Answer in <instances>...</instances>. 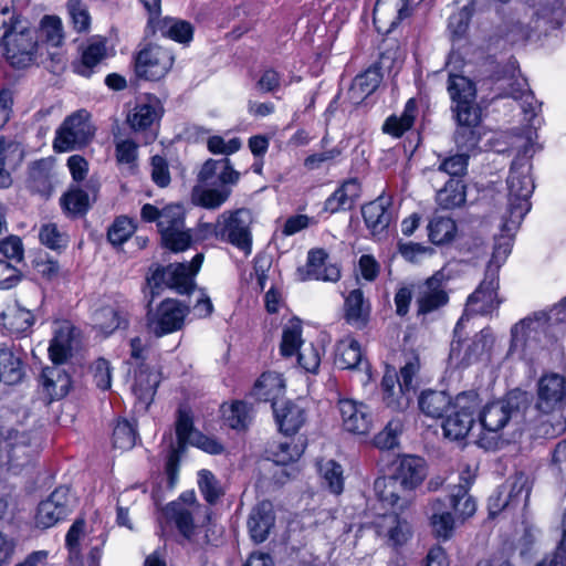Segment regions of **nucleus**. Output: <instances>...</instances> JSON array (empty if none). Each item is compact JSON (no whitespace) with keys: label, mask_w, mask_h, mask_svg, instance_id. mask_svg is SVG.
<instances>
[{"label":"nucleus","mask_w":566,"mask_h":566,"mask_svg":"<svg viewBox=\"0 0 566 566\" xmlns=\"http://www.w3.org/2000/svg\"><path fill=\"white\" fill-rule=\"evenodd\" d=\"M537 408L551 412L564 406L566 400V378L557 373L543 375L537 385Z\"/></svg>","instance_id":"6ab92c4d"},{"label":"nucleus","mask_w":566,"mask_h":566,"mask_svg":"<svg viewBox=\"0 0 566 566\" xmlns=\"http://www.w3.org/2000/svg\"><path fill=\"white\" fill-rule=\"evenodd\" d=\"M202 261L203 254L198 253L190 263H176L167 266L155 264L150 268L151 275L146 279L147 283H193Z\"/></svg>","instance_id":"a211bd4d"},{"label":"nucleus","mask_w":566,"mask_h":566,"mask_svg":"<svg viewBox=\"0 0 566 566\" xmlns=\"http://www.w3.org/2000/svg\"><path fill=\"white\" fill-rule=\"evenodd\" d=\"M41 36L42 45L59 48L64 40L62 21L56 15H45L41 20L38 30Z\"/></svg>","instance_id":"603ef678"},{"label":"nucleus","mask_w":566,"mask_h":566,"mask_svg":"<svg viewBox=\"0 0 566 566\" xmlns=\"http://www.w3.org/2000/svg\"><path fill=\"white\" fill-rule=\"evenodd\" d=\"M391 510L390 513L382 514L376 522V528L379 535L388 537V541L395 545L405 544L410 537V526L407 521L398 516V512L402 510L394 506H387Z\"/></svg>","instance_id":"cd10ccee"},{"label":"nucleus","mask_w":566,"mask_h":566,"mask_svg":"<svg viewBox=\"0 0 566 566\" xmlns=\"http://www.w3.org/2000/svg\"><path fill=\"white\" fill-rule=\"evenodd\" d=\"M160 380L161 373L155 367L142 365L135 370L132 391L144 409L151 403Z\"/></svg>","instance_id":"a878e982"},{"label":"nucleus","mask_w":566,"mask_h":566,"mask_svg":"<svg viewBox=\"0 0 566 566\" xmlns=\"http://www.w3.org/2000/svg\"><path fill=\"white\" fill-rule=\"evenodd\" d=\"M340 426L344 431L355 436H366L374 427L370 408L361 401L343 398L337 402Z\"/></svg>","instance_id":"f8f14e48"},{"label":"nucleus","mask_w":566,"mask_h":566,"mask_svg":"<svg viewBox=\"0 0 566 566\" xmlns=\"http://www.w3.org/2000/svg\"><path fill=\"white\" fill-rule=\"evenodd\" d=\"M360 196V184L357 178L345 180L325 201L324 210L336 213L352 209Z\"/></svg>","instance_id":"f704fd0d"},{"label":"nucleus","mask_w":566,"mask_h":566,"mask_svg":"<svg viewBox=\"0 0 566 566\" xmlns=\"http://www.w3.org/2000/svg\"><path fill=\"white\" fill-rule=\"evenodd\" d=\"M74 504L67 488L55 489L49 499L38 505V527L48 528L67 516Z\"/></svg>","instance_id":"ddd939ff"},{"label":"nucleus","mask_w":566,"mask_h":566,"mask_svg":"<svg viewBox=\"0 0 566 566\" xmlns=\"http://www.w3.org/2000/svg\"><path fill=\"white\" fill-rule=\"evenodd\" d=\"M469 157L470 155L463 151L446 157L439 163L437 171L444 172L450 178L462 179L467 174Z\"/></svg>","instance_id":"bf43d9fd"},{"label":"nucleus","mask_w":566,"mask_h":566,"mask_svg":"<svg viewBox=\"0 0 566 566\" xmlns=\"http://www.w3.org/2000/svg\"><path fill=\"white\" fill-rule=\"evenodd\" d=\"M454 398L446 391L426 390L421 392L418 405L427 417L438 419L443 417L453 408Z\"/></svg>","instance_id":"4c0bfd02"},{"label":"nucleus","mask_w":566,"mask_h":566,"mask_svg":"<svg viewBox=\"0 0 566 566\" xmlns=\"http://www.w3.org/2000/svg\"><path fill=\"white\" fill-rule=\"evenodd\" d=\"M430 510V524L433 534L438 538H449L454 530V520L448 511V505L440 500H436L431 503Z\"/></svg>","instance_id":"de8ad7c7"},{"label":"nucleus","mask_w":566,"mask_h":566,"mask_svg":"<svg viewBox=\"0 0 566 566\" xmlns=\"http://www.w3.org/2000/svg\"><path fill=\"white\" fill-rule=\"evenodd\" d=\"M226 423L232 429H243L249 420V408L242 401H235L222 407Z\"/></svg>","instance_id":"680f3d73"},{"label":"nucleus","mask_w":566,"mask_h":566,"mask_svg":"<svg viewBox=\"0 0 566 566\" xmlns=\"http://www.w3.org/2000/svg\"><path fill=\"white\" fill-rule=\"evenodd\" d=\"M94 326L108 335L126 323V315L112 306L97 310L93 315Z\"/></svg>","instance_id":"3c124183"},{"label":"nucleus","mask_w":566,"mask_h":566,"mask_svg":"<svg viewBox=\"0 0 566 566\" xmlns=\"http://www.w3.org/2000/svg\"><path fill=\"white\" fill-rule=\"evenodd\" d=\"M426 475V463L421 458L402 455L392 463L391 476L378 478L374 489L382 505L405 510L410 499L407 494H399L398 486L405 492H411L423 482Z\"/></svg>","instance_id":"f257e3e1"},{"label":"nucleus","mask_w":566,"mask_h":566,"mask_svg":"<svg viewBox=\"0 0 566 566\" xmlns=\"http://www.w3.org/2000/svg\"><path fill=\"white\" fill-rule=\"evenodd\" d=\"M528 496L527 479L523 474L516 475L509 492L500 490L489 499L490 514L495 515L509 506L525 503Z\"/></svg>","instance_id":"bb28decb"},{"label":"nucleus","mask_w":566,"mask_h":566,"mask_svg":"<svg viewBox=\"0 0 566 566\" xmlns=\"http://www.w3.org/2000/svg\"><path fill=\"white\" fill-rule=\"evenodd\" d=\"M303 346L301 321L298 318H292L283 326L280 354L283 357H292L297 354Z\"/></svg>","instance_id":"09e8293b"},{"label":"nucleus","mask_w":566,"mask_h":566,"mask_svg":"<svg viewBox=\"0 0 566 566\" xmlns=\"http://www.w3.org/2000/svg\"><path fill=\"white\" fill-rule=\"evenodd\" d=\"M361 214L373 234L385 231L394 218L390 200L382 196L363 206Z\"/></svg>","instance_id":"c85d7f7f"},{"label":"nucleus","mask_w":566,"mask_h":566,"mask_svg":"<svg viewBox=\"0 0 566 566\" xmlns=\"http://www.w3.org/2000/svg\"><path fill=\"white\" fill-rule=\"evenodd\" d=\"M95 128L85 109L67 116L56 130L53 147L57 153L71 151L86 146L94 137Z\"/></svg>","instance_id":"423d86ee"},{"label":"nucleus","mask_w":566,"mask_h":566,"mask_svg":"<svg viewBox=\"0 0 566 566\" xmlns=\"http://www.w3.org/2000/svg\"><path fill=\"white\" fill-rule=\"evenodd\" d=\"M161 244L171 252H182L193 244L191 229L185 227V211L178 206L171 214H165L160 230Z\"/></svg>","instance_id":"9b49d317"},{"label":"nucleus","mask_w":566,"mask_h":566,"mask_svg":"<svg viewBox=\"0 0 566 566\" xmlns=\"http://www.w3.org/2000/svg\"><path fill=\"white\" fill-rule=\"evenodd\" d=\"M532 155L533 144L527 140L511 165L507 177V216L503 217V230L506 232L516 230L531 209L530 198L535 188L530 175L532 166L528 159Z\"/></svg>","instance_id":"f03ea898"},{"label":"nucleus","mask_w":566,"mask_h":566,"mask_svg":"<svg viewBox=\"0 0 566 566\" xmlns=\"http://www.w3.org/2000/svg\"><path fill=\"white\" fill-rule=\"evenodd\" d=\"M34 316L31 311L20 307L18 304L8 306L0 313V325L15 337H24L31 334Z\"/></svg>","instance_id":"2f4dec72"},{"label":"nucleus","mask_w":566,"mask_h":566,"mask_svg":"<svg viewBox=\"0 0 566 566\" xmlns=\"http://www.w3.org/2000/svg\"><path fill=\"white\" fill-rule=\"evenodd\" d=\"M447 302L448 295L439 285H426L418 297L419 313H429Z\"/></svg>","instance_id":"6e6d98bb"},{"label":"nucleus","mask_w":566,"mask_h":566,"mask_svg":"<svg viewBox=\"0 0 566 566\" xmlns=\"http://www.w3.org/2000/svg\"><path fill=\"white\" fill-rule=\"evenodd\" d=\"M277 273V266L273 264V261L269 255H258L254 259L253 273L251 274V277L255 279L256 283L275 281Z\"/></svg>","instance_id":"774afa93"},{"label":"nucleus","mask_w":566,"mask_h":566,"mask_svg":"<svg viewBox=\"0 0 566 566\" xmlns=\"http://www.w3.org/2000/svg\"><path fill=\"white\" fill-rule=\"evenodd\" d=\"M80 56L72 62L74 73L91 77L97 67L108 57L107 40L92 36L78 48Z\"/></svg>","instance_id":"2eb2a0df"},{"label":"nucleus","mask_w":566,"mask_h":566,"mask_svg":"<svg viewBox=\"0 0 566 566\" xmlns=\"http://www.w3.org/2000/svg\"><path fill=\"white\" fill-rule=\"evenodd\" d=\"M189 306L174 298L163 301L148 317V329L156 336L175 333L184 326Z\"/></svg>","instance_id":"1a4fd4ad"},{"label":"nucleus","mask_w":566,"mask_h":566,"mask_svg":"<svg viewBox=\"0 0 566 566\" xmlns=\"http://www.w3.org/2000/svg\"><path fill=\"white\" fill-rule=\"evenodd\" d=\"M136 441V431L127 420H119L113 429V446L119 450H129Z\"/></svg>","instance_id":"0e129e2a"},{"label":"nucleus","mask_w":566,"mask_h":566,"mask_svg":"<svg viewBox=\"0 0 566 566\" xmlns=\"http://www.w3.org/2000/svg\"><path fill=\"white\" fill-rule=\"evenodd\" d=\"M198 486L209 503H214L222 495L219 481L209 470L202 469L198 472Z\"/></svg>","instance_id":"338daca9"},{"label":"nucleus","mask_w":566,"mask_h":566,"mask_svg":"<svg viewBox=\"0 0 566 566\" xmlns=\"http://www.w3.org/2000/svg\"><path fill=\"white\" fill-rule=\"evenodd\" d=\"M240 179V174L234 170L230 159H208L198 174L199 182L207 187L233 186Z\"/></svg>","instance_id":"5701e85b"},{"label":"nucleus","mask_w":566,"mask_h":566,"mask_svg":"<svg viewBox=\"0 0 566 566\" xmlns=\"http://www.w3.org/2000/svg\"><path fill=\"white\" fill-rule=\"evenodd\" d=\"M174 64L172 53L160 45L147 44L135 57V72L140 78L158 81Z\"/></svg>","instance_id":"0eeeda50"},{"label":"nucleus","mask_w":566,"mask_h":566,"mask_svg":"<svg viewBox=\"0 0 566 566\" xmlns=\"http://www.w3.org/2000/svg\"><path fill=\"white\" fill-rule=\"evenodd\" d=\"M319 473L334 494H340L344 489V476L342 467L333 460L319 464Z\"/></svg>","instance_id":"4d7b16f0"},{"label":"nucleus","mask_w":566,"mask_h":566,"mask_svg":"<svg viewBox=\"0 0 566 566\" xmlns=\"http://www.w3.org/2000/svg\"><path fill=\"white\" fill-rule=\"evenodd\" d=\"M42 385L50 400H56L63 398L69 392L71 379L60 365H54L43 369Z\"/></svg>","instance_id":"a19ab883"},{"label":"nucleus","mask_w":566,"mask_h":566,"mask_svg":"<svg viewBox=\"0 0 566 566\" xmlns=\"http://www.w3.org/2000/svg\"><path fill=\"white\" fill-rule=\"evenodd\" d=\"M39 239L42 244L54 251L65 249L67 245V235L62 232L55 223L43 224L39 233Z\"/></svg>","instance_id":"69168bd1"},{"label":"nucleus","mask_w":566,"mask_h":566,"mask_svg":"<svg viewBox=\"0 0 566 566\" xmlns=\"http://www.w3.org/2000/svg\"><path fill=\"white\" fill-rule=\"evenodd\" d=\"M458 127L454 133V142L460 151L470 154L481 140V112H469L462 116H454Z\"/></svg>","instance_id":"b1692460"},{"label":"nucleus","mask_w":566,"mask_h":566,"mask_svg":"<svg viewBox=\"0 0 566 566\" xmlns=\"http://www.w3.org/2000/svg\"><path fill=\"white\" fill-rule=\"evenodd\" d=\"M500 303L495 285H479L468 298L467 313L489 314L496 310Z\"/></svg>","instance_id":"37998d69"},{"label":"nucleus","mask_w":566,"mask_h":566,"mask_svg":"<svg viewBox=\"0 0 566 566\" xmlns=\"http://www.w3.org/2000/svg\"><path fill=\"white\" fill-rule=\"evenodd\" d=\"M160 101L150 95L139 98L134 108L128 113L126 122L134 132H146L163 115Z\"/></svg>","instance_id":"4be33fe9"},{"label":"nucleus","mask_w":566,"mask_h":566,"mask_svg":"<svg viewBox=\"0 0 566 566\" xmlns=\"http://www.w3.org/2000/svg\"><path fill=\"white\" fill-rule=\"evenodd\" d=\"M253 218L249 209L224 211L220 214L222 241H227L244 252L251 251Z\"/></svg>","instance_id":"6e6552de"},{"label":"nucleus","mask_w":566,"mask_h":566,"mask_svg":"<svg viewBox=\"0 0 566 566\" xmlns=\"http://www.w3.org/2000/svg\"><path fill=\"white\" fill-rule=\"evenodd\" d=\"M381 395L384 403L392 410H405L412 399V394L398 385L394 368H387L384 374Z\"/></svg>","instance_id":"7c9ffc66"},{"label":"nucleus","mask_w":566,"mask_h":566,"mask_svg":"<svg viewBox=\"0 0 566 566\" xmlns=\"http://www.w3.org/2000/svg\"><path fill=\"white\" fill-rule=\"evenodd\" d=\"M285 392V380L282 374L265 371L255 381L252 396L259 400L271 401L273 409L279 406L276 400Z\"/></svg>","instance_id":"c9c22d12"},{"label":"nucleus","mask_w":566,"mask_h":566,"mask_svg":"<svg viewBox=\"0 0 566 566\" xmlns=\"http://www.w3.org/2000/svg\"><path fill=\"white\" fill-rule=\"evenodd\" d=\"M481 405V399L476 391H465L457 395L453 401V408L447 413L442 423V430L446 438L450 440H463L471 437L473 442L484 449H493L496 442L493 439L484 437L475 426V413Z\"/></svg>","instance_id":"7ed1b4c3"},{"label":"nucleus","mask_w":566,"mask_h":566,"mask_svg":"<svg viewBox=\"0 0 566 566\" xmlns=\"http://www.w3.org/2000/svg\"><path fill=\"white\" fill-rule=\"evenodd\" d=\"M344 315L348 324L357 328L366 326L370 317V304L361 290L355 289L345 296Z\"/></svg>","instance_id":"e433bc0d"},{"label":"nucleus","mask_w":566,"mask_h":566,"mask_svg":"<svg viewBox=\"0 0 566 566\" xmlns=\"http://www.w3.org/2000/svg\"><path fill=\"white\" fill-rule=\"evenodd\" d=\"M200 505L193 491L182 493L179 499L165 509L166 517L174 522L185 537H190L195 530V516Z\"/></svg>","instance_id":"dca6fc26"},{"label":"nucleus","mask_w":566,"mask_h":566,"mask_svg":"<svg viewBox=\"0 0 566 566\" xmlns=\"http://www.w3.org/2000/svg\"><path fill=\"white\" fill-rule=\"evenodd\" d=\"M177 292L180 294H188L195 298L193 312L197 317H207L211 314L213 306L208 296L202 290L197 289V285H175Z\"/></svg>","instance_id":"052dcab7"},{"label":"nucleus","mask_w":566,"mask_h":566,"mask_svg":"<svg viewBox=\"0 0 566 566\" xmlns=\"http://www.w3.org/2000/svg\"><path fill=\"white\" fill-rule=\"evenodd\" d=\"M436 201L444 210L462 207L467 201V185L462 179L450 178L444 187L437 191Z\"/></svg>","instance_id":"c03bdc74"},{"label":"nucleus","mask_w":566,"mask_h":566,"mask_svg":"<svg viewBox=\"0 0 566 566\" xmlns=\"http://www.w3.org/2000/svg\"><path fill=\"white\" fill-rule=\"evenodd\" d=\"M515 415L516 410L507 401H493L481 410L478 431L484 437H486V433H499L510 423Z\"/></svg>","instance_id":"aec40b11"},{"label":"nucleus","mask_w":566,"mask_h":566,"mask_svg":"<svg viewBox=\"0 0 566 566\" xmlns=\"http://www.w3.org/2000/svg\"><path fill=\"white\" fill-rule=\"evenodd\" d=\"M1 27L3 29L2 41L8 62L17 69L29 66L35 52V30L30 22L9 8L0 11Z\"/></svg>","instance_id":"20e7f679"},{"label":"nucleus","mask_w":566,"mask_h":566,"mask_svg":"<svg viewBox=\"0 0 566 566\" xmlns=\"http://www.w3.org/2000/svg\"><path fill=\"white\" fill-rule=\"evenodd\" d=\"M150 24L155 33L158 32L161 36L169 38L176 42L188 43L192 39V25L185 20L166 17L163 19L158 18Z\"/></svg>","instance_id":"79ce46f5"},{"label":"nucleus","mask_w":566,"mask_h":566,"mask_svg":"<svg viewBox=\"0 0 566 566\" xmlns=\"http://www.w3.org/2000/svg\"><path fill=\"white\" fill-rule=\"evenodd\" d=\"M380 82V70L373 66L354 78L350 91L366 97L379 86Z\"/></svg>","instance_id":"5fc2aeb1"},{"label":"nucleus","mask_w":566,"mask_h":566,"mask_svg":"<svg viewBox=\"0 0 566 566\" xmlns=\"http://www.w3.org/2000/svg\"><path fill=\"white\" fill-rule=\"evenodd\" d=\"M452 101L451 109L454 116H462L467 113H480L476 104L475 84L468 77L458 74H450L447 86Z\"/></svg>","instance_id":"4468645a"},{"label":"nucleus","mask_w":566,"mask_h":566,"mask_svg":"<svg viewBox=\"0 0 566 566\" xmlns=\"http://www.w3.org/2000/svg\"><path fill=\"white\" fill-rule=\"evenodd\" d=\"M0 440L8 443V455L13 467H23L31 462L34 454L31 430L0 427Z\"/></svg>","instance_id":"f3484780"},{"label":"nucleus","mask_w":566,"mask_h":566,"mask_svg":"<svg viewBox=\"0 0 566 566\" xmlns=\"http://www.w3.org/2000/svg\"><path fill=\"white\" fill-rule=\"evenodd\" d=\"M24 157V150L20 143L0 138V188H8L12 184L7 167L19 165Z\"/></svg>","instance_id":"ea45409f"},{"label":"nucleus","mask_w":566,"mask_h":566,"mask_svg":"<svg viewBox=\"0 0 566 566\" xmlns=\"http://www.w3.org/2000/svg\"><path fill=\"white\" fill-rule=\"evenodd\" d=\"M416 115L417 104L415 99L410 98L406 103L400 116L391 115L385 120L382 132L395 138H399L413 126Z\"/></svg>","instance_id":"a18cd8bd"},{"label":"nucleus","mask_w":566,"mask_h":566,"mask_svg":"<svg viewBox=\"0 0 566 566\" xmlns=\"http://www.w3.org/2000/svg\"><path fill=\"white\" fill-rule=\"evenodd\" d=\"M304 451L302 444L281 442L271 449V457L276 464L286 465L300 459Z\"/></svg>","instance_id":"e2e57ef3"},{"label":"nucleus","mask_w":566,"mask_h":566,"mask_svg":"<svg viewBox=\"0 0 566 566\" xmlns=\"http://www.w3.org/2000/svg\"><path fill=\"white\" fill-rule=\"evenodd\" d=\"M231 195L229 186L193 190V201L207 209H217L222 206Z\"/></svg>","instance_id":"864d4df0"},{"label":"nucleus","mask_w":566,"mask_h":566,"mask_svg":"<svg viewBox=\"0 0 566 566\" xmlns=\"http://www.w3.org/2000/svg\"><path fill=\"white\" fill-rule=\"evenodd\" d=\"M25 377V367L21 355L13 348L0 345V382L14 386Z\"/></svg>","instance_id":"473e14b6"},{"label":"nucleus","mask_w":566,"mask_h":566,"mask_svg":"<svg viewBox=\"0 0 566 566\" xmlns=\"http://www.w3.org/2000/svg\"><path fill=\"white\" fill-rule=\"evenodd\" d=\"M307 276L310 280L336 283L340 279V266L326 250L312 249L307 253Z\"/></svg>","instance_id":"393cba45"},{"label":"nucleus","mask_w":566,"mask_h":566,"mask_svg":"<svg viewBox=\"0 0 566 566\" xmlns=\"http://www.w3.org/2000/svg\"><path fill=\"white\" fill-rule=\"evenodd\" d=\"M457 233V226L452 218L434 216L428 224V235L433 244H446L452 241Z\"/></svg>","instance_id":"8fccbe9b"},{"label":"nucleus","mask_w":566,"mask_h":566,"mask_svg":"<svg viewBox=\"0 0 566 566\" xmlns=\"http://www.w3.org/2000/svg\"><path fill=\"white\" fill-rule=\"evenodd\" d=\"M75 338L76 329L70 321H54L53 337L49 346V356L54 365H62L69 359Z\"/></svg>","instance_id":"412c9836"},{"label":"nucleus","mask_w":566,"mask_h":566,"mask_svg":"<svg viewBox=\"0 0 566 566\" xmlns=\"http://www.w3.org/2000/svg\"><path fill=\"white\" fill-rule=\"evenodd\" d=\"M24 157V150L20 143L0 138V188H8L12 184L7 167L19 165Z\"/></svg>","instance_id":"58836bf2"},{"label":"nucleus","mask_w":566,"mask_h":566,"mask_svg":"<svg viewBox=\"0 0 566 566\" xmlns=\"http://www.w3.org/2000/svg\"><path fill=\"white\" fill-rule=\"evenodd\" d=\"M274 416L280 431L286 436L296 433L306 421L305 409L298 402L275 406Z\"/></svg>","instance_id":"72a5a7b5"},{"label":"nucleus","mask_w":566,"mask_h":566,"mask_svg":"<svg viewBox=\"0 0 566 566\" xmlns=\"http://www.w3.org/2000/svg\"><path fill=\"white\" fill-rule=\"evenodd\" d=\"M547 319L534 314L516 323L511 331L512 342L509 354L518 359L533 361L539 349V342L546 332Z\"/></svg>","instance_id":"39448f33"},{"label":"nucleus","mask_w":566,"mask_h":566,"mask_svg":"<svg viewBox=\"0 0 566 566\" xmlns=\"http://www.w3.org/2000/svg\"><path fill=\"white\" fill-rule=\"evenodd\" d=\"M494 338L489 329H482L470 340L454 339L449 354L450 361L455 367H467L489 357Z\"/></svg>","instance_id":"9d476101"},{"label":"nucleus","mask_w":566,"mask_h":566,"mask_svg":"<svg viewBox=\"0 0 566 566\" xmlns=\"http://www.w3.org/2000/svg\"><path fill=\"white\" fill-rule=\"evenodd\" d=\"M363 358L359 343L352 336H345L336 344L335 364L343 369L356 368Z\"/></svg>","instance_id":"49530a36"},{"label":"nucleus","mask_w":566,"mask_h":566,"mask_svg":"<svg viewBox=\"0 0 566 566\" xmlns=\"http://www.w3.org/2000/svg\"><path fill=\"white\" fill-rule=\"evenodd\" d=\"M135 230L134 221L126 216H120L108 228L107 239L113 245H120L132 237Z\"/></svg>","instance_id":"13d9d810"},{"label":"nucleus","mask_w":566,"mask_h":566,"mask_svg":"<svg viewBox=\"0 0 566 566\" xmlns=\"http://www.w3.org/2000/svg\"><path fill=\"white\" fill-rule=\"evenodd\" d=\"M274 520L273 504L271 502L262 501L255 505L248 518V528L251 538L255 543L264 542L274 525Z\"/></svg>","instance_id":"c756f323"}]
</instances>
